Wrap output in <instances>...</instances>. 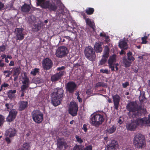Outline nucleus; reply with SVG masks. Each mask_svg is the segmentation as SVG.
<instances>
[{"mask_svg":"<svg viewBox=\"0 0 150 150\" xmlns=\"http://www.w3.org/2000/svg\"><path fill=\"white\" fill-rule=\"evenodd\" d=\"M127 110L130 112H132L133 117L137 118L139 115V111H142L144 113L146 112V109L141 104L139 105L136 102H132L127 106Z\"/></svg>","mask_w":150,"mask_h":150,"instance_id":"nucleus-1","label":"nucleus"},{"mask_svg":"<svg viewBox=\"0 0 150 150\" xmlns=\"http://www.w3.org/2000/svg\"><path fill=\"white\" fill-rule=\"evenodd\" d=\"M105 120L103 114L93 113L91 115L90 122L93 126L98 127L103 123Z\"/></svg>","mask_w":150,"mask_h":150,"instance_id":"nucleus-2","label":"nucleus"},{"mask_svg":"<svg viewBox=\"0 0 150 150\" xmlns=\"http://www.w3.org/2000/svg\"><path fill=\"white\" fill-rule=\"evenodd\" d=\"M133 144L137 149H142L146 144V140L144 135L140 134H137L134 137Z\"/></svg>","mask_w":150,"mask_h":150,"instance_id":"nucleus-3","label":"nucleus"},{"mask_svg":"<svg viewBox=\"0 0 150 150\" xmlns=\"http://www.w3.org/2000/svg\"><path fill=\"white\" fill-rule=\"evenodd\" d=\"M31 116L33 120L37 124L41 123L43 120V114L38 109L33 110L31 112Z\"/></svg>","mask_w":150,"mask_h":150,"instance_id":"nucleus-4","label":"nucleus"},{"mask_svg":"<svg viewBox=\"0 0 150 150\" xmlns=\"http://www.w3.org/2000/svg\"><path fill=\"white\" fill-rule=\"evenodd\" d=\"M84 53L86 58L91 61H94L95 60L96 54L95 50L91 46L86 47L85 49Z\"/></svg>","mask_w":150,"mask_h":150,"instance_id":"nucleus-5","label":"nucleus"},{"mask_svg":"<svg viewBox=\"0 0 150 150\" xmlns=\"http://www.w3.org/2000/svg\"><path fill=\"white\" fill-rule=\"evenodd\" d=\"M140 118H137L134 121L128 122L126 125V128L131 131H134L139 125H142Z\"/></svg>","mask_w":150,"mask_h":150,"instance_id":"nucleus-6","label":"nucleus"},{"mask_svg":"<svg viewBox=\"0 0 150 150\" xmlns=\"http://www.w3.org/2000/svg\"><path fill=\"white\" fill-rule=\"evenodd\" d=\"M68 53L67 48L65 47L60 46L56 50L55 55L59 58H62L66 56Z\"/></svg>","mask_w":150,"mask_h":150,"instance_id":"nucleus-7","label":"nucleus"},{"mask_svg":"<svg viewBox=\"0 0 150 150\" xmlns=\"http://www.w3.org/2000/svg\"><path fill=\"white\" fill-rule=\"evenodd\" d=\"M78 107L77 104L74 102H71L69 106L68 112L69 114L73 116L77 115Z\"/></svg>","mask_w":150,"mask_h":150,"instance_id":"nucleus-8","label":"nucleus"},{"mask_svg":"<svg viewBox=\"0 0 150 150\" xmlns=\"http://www.w3.org/2000/svg\"><path fill=\"white\" fill-rule=\"evenodd\" d=\"M77 84L73 81H69L65 86L66 91L69 93H73L76 89Z\"/></svg>","mask_w":150,"mask_h":150,"instance_id":"nucleus-9","label":"nucleus"},{"mask_svg":"<svg viewBox=\"0 0 150 150\" xmlns=\"http://www.w3.org/2000/svg\"><path fill=\"white\" fill-rule=\"evenodd\" d=\"M24 29L22 28H16L15 31V38L17 40H21L24 38L25 34L23 32Z\"/></svg>","mask_w":150,"mask_h":150,"instance_id":"nucleus-10","label":"nucleus"},{"mask_svg":"<svg viewBox=\"0 0 150 150\" xmlns=\"http://www.w3.org/2000/svg\"><path fill=\"white\" fill-rule=\"evenodd\" d=\"M64 91L62 88H54L51 95L55 96L56 97L62 99L64 96Z\"/></svg>","mask_w":150,"mask_h":150,"instance_id":"nucleus-11","label":"nucleus"},{"mask_svg":"<svg viewBox=\"0 0 150 150\" xmlns=\"http://www.w3.org/2000/svg\"><path fill=\"white\" fill-rule=\"evenodd\" d=\"M52 61L48 58H46L42 61V66L44 70H49L52 67Z\"/></svg>","mask_w":150,"mask_h":150,"instance_id":"nucleus-12","label":"nucleus"},{"mask_svg":"<svg viewBox=\"0 0 150 150\" xmlns=\"http://www.w3.org/2000/svg\"><path fill=\"white\" fill-rule=\"evenodd\" d=\"M18 113L15 110L12 109L9 112V115L7 117L6 120L8 122H11L15 119Z\"/></svg>","mask_w":150,"mask_h":150,"instance_id":"nucleus-13","label":"nucleus"},{"mask_svg":"<svg viewBox=\"0 0 150 150\" xmlns=\"http://www.w3.org/2000/svg\"><path fill=\"white\" fill-rule=\"evenodd\" d=\"M116 57L115 54H113L109 57L108 62L109 68L111 69L112 71H115L113 64L116 62Z\"/></svg>","mask_w":150,"mask_h":150,"instance_id":"nucleus-14","label":"nucleus"},{"mask_svg":"<svg viewBox=\"0 0 150 150\" xmlns=\"http://www.w3.org/2000/svg\"><path fill=\"white\" fill-rule=\"evenodd\" d=\"M112 98L114 103V107L116 110H118L121 98L117 94L113 96Z\"/></svg>","mask_w":150,"mask_h":150,"instance_id":"nucleus-15","label":"nucleus"},{"mask_svg":"<svg viewBox=\"0 0 150 150\" xmlns=\"http://www.w3.org/2000/svg\"><path fill=\"white\" fill-rule=\"evenodd\" d=\"M65 72L64 71H59L56 74L51 76V81L52 82H54L60 79L62 76L64 75Z\"/></svg>","mask_w":150,"mask_h":150,"instance_id":"nucleus-16","label":"nucleus"},{"mask_svg":"<svg viewBox=\"0 0 150 150\" xmlns=\"http://www.w3.org/2000/svg\"><path fill=\"white\" fill-rule=\"evenodd\" d=\"M119 147L117 142L115 140H113L111 143L108 145L107 146L106 150H115Z\"/></svg>","mask_w":150,"mask_h":150,"instance_id":"nucleus-17","label":"nucleus"},{"mask_svg":"<svg viewBox=\"0 0 150 150\" xmlns=\"http://www.w3.org/2000/svg\"><path fill=\"white\" fill-rule=\"evenodd\" d=\"M17 134V131L14 128H11L8 129L6 132V136L11 138L15 136Z\"/></svg>","mask_w":150,"mask_h":150,"instance_id":"nucleus-18","label":"nucleus"},{"mask_svg":"<svg viewBox=\"0 0 150 150\" xmlns=\"http://www.w3.org/2000/svg\"><path fill=\"white\" fill-rule=\"evenodd\" d=\"M51 103L54 106H56L59 105L62 99L56 97L55 96L51 95Z\"/></svg>","mask_w":150,"mask_h":150,"instance_id":"nucleus-19","label":"nucleus"},{"mask_svg":"<svg viewBox=\"0 0 150 150\" xmlns=\"http://www.w3.org/2000/svg\"><path fill=\"white\" fill-rule=\"evenodd\" d=\"M102 43L100 42H96L94 45V50L97 53H100L103 50V48L102 47Z\"/></svg>","mask_w":150,"mask_h":150,"instance_id":"nucleus-20","label":"nucleus"},{"mask_svg":"<svg viewBox=\"0 0 150 150\" xmlns=\"http://www.w3.org/2000/svg\"><path fill=\"white\" fill-rule=\"evenodd\" d=\"M57 146L59 150L62 149L66 144L64 139L63 138H59L57 139Z\"/></svg>","mask_w":150,"mask_h":150,"instance_id":"nucleus-21","label":"nucleus"},{"mask_svg":"<svg viewBox=\"0 0 150 150\" xmlns=\"http://www.w3.org/2000/svg\"><path fill=\"white\" fill-rule=\"evenodd\" d=\"M85 21L87 25H88L92 29L93 31L96 30L95 23L93 21L89 18H88Z\"/></svg>","mask_w":150,"mask_h":150,"instance_id":"nucleus-22","label":"nucleus"},{"mask_svg":"<svg viewBox=\"0 0 150 150\" xmlns=\"http://www.w3.org/2000/svg\"><path fill=\"white\" fill-rule=\"evenodd\" d=\"M140 119L142 125L146 124L147 125L150 126V114L148 115V117H144L140 118Z\"/></svg>","mask_w":150,"mask_h":150,"instance_id":"nucleus-23","label":"nucleus"},{"mask_svg":"<svg viewBox=\"0 0 150 150\" xmlns=\"http://www.w3.org/2000/svg\"><path fill=\"white\" fill-rule=\"evenodd\" d=\"M139 98L140 103H145L147 102V100L145 97V92L144 91L141 92Z\"/></svg>","mask_w":150,"mask_h":150,"instance_id":"nucleus-24","label":"nucleus"},{"mask_svg":"<svg viewBox=\"0 0 150 150\" xmlns=\"http://www.w3.org/2000/svg\"><path fill=\"white\" fill-rule=\"evenodd\" d=\"M119 47L121 49L127 50V44L125 40H120L119 42Z\"/></svg>","mask_w":150,"mask_h":150,"instance_id":"nucleus-25","label":"nucleus"},{"mask_svg":"<svg viewBox=\"0 0 150 150\" xmlns=\"http://www.w3.org/2000/svg\"><path fill=\"white\" fill-rule=\"evenodd\" d=\"M16 92V90H10L7 92L8 97L10 99H14L15 98V94Z\"/></svg>","mask_w":150,"mask_h":150,"instance_id":"nucleus-26","label":"nucleus"},{"mask_svg":"<svg viewBox=\"0 0 150 150\" xmlns=\"http://www.w3.org/2000/svg\"><path fill=\"white\" fill-rule=\"evenodd\" d=\"M109 52L110 49L109 47L107 46H105L104 47L103 57L108 58L109 57Z\"/></svg>","mask_w":150,"mask_h":150,"instance_id":"nucleus-27","label":"nucleus"},{"mask_svg":"<svg viewBox=\"0 0 150 150\" xmlns=\"http://www.w3.org/2000/svg\"><path fill=\"white\" fill-rule=\"evenodd\" d=\"M41 29V24L38 23L33 25L32 27V30L34 32H38Z\"/></svg>","mask_w":150,"mask_h":150,"instance_id":"nucleus-28","label":"nucleus"},{"mask_svg":"<svg viewBox=\"0 0 150 150\" xmlns=\"http://www.w3.org/2000/svg\"><path fill=\"white\" fill-rule=\"evenodd\" d=\"M31 8L29 5L25 4L22 6L21 10L23 12H29Z\"/></svg>","mask_w":150,"mask_h":150,"instance_id":"nucleus-29","label":"nucleus"},{"mask_svg":"<svg viewBox=\"0 0 150 150\" xmlns=\"http://www.w3.org/2000/svg\"><path fill=\"white\" fill-rule=\"evenodd\" d=\"M28 105V102L27 101H21L20 106H19V110L22 111L25 109Z\"/></svg>","mask_w":150,"mask_h":150,"instance_id":"nucleus-30","label":"nucleus"},{"mask_svg":"<svg viewBox=\"0 0 150 150\" xmlns=\"http://www.w3.org/2000/svg\"><path fill=\"white\" fill-rule=\"evenodd\" d=\"M50 11H55L57 9V6L54 3H50L48 8Z\"/></svg>","mask_w":150,"mask_h":150,"instance_id":"nucleus-31","label":"nucleus"},{"mask_svg":"<svg viewBox=\"0 0 150 150\" xmlns=\"http://www.w3.org/2000/svg\"><path fill=\"white\" fill-rule=\"evenodd\" d=\"M116 128V127L115 125H113L111 127H109L106 129L107 132L111 134L114 132L115 131Z\"/></svg>","mask_w":150,"mask_h":150,"instance_id":"nucleus-32","label":"nucleus"},{"mask_svg":"<svg viewBox=\"0 0 150 150\" xmlns=\"http://www.w3.org/2000/svg\"><path fill=\"white\" fill-rule=\"evenodd\" d=\"M123 63V64L125 65V66L126 67H129L131 64V62L128 60L126 58H123L122 59Z\"/></svg>","mask_w":150,"mask_h":150,"instance_id":"nucleus-33","label":"nucleus"},{"mask_svg":"<svg viewBox=\"0 0 150 150\" xmlns=\"http://www.w3.org/2000/svg\"><path fill=\"white\" fill-rule=\"evenodd\" d=\"M50 3V1H45L44 3H43L41 5L40 7L43 8L45 9H48Z\"/></svg>","mask_w":150,"mask_h":150,"instance_id":"nucleus-34","label":"nucleus"},{"mask_svg":"<svg viewBox=\"0 0 150 150\" xmlns=\"http://www.w3.org/2000/svg\"><path fill=\"white\" fill-rule=\"evenodd\" d=\"M95 11L94 9L93 8H87L85 10L86 13L88 15H91Z\"/></svg>","mask_w":150,"mask_h":150,"instance_id":"nucleus-35","label":"nucleus"},{"mask_svg":"<svg viewBox=\"0 0 150 150\" xmlns=\"http://www.w3.org/2000/svg\"><path fill=\"white\" fill-rule=\"evenodd\" d=\"M107 84L106 83H104L103 82H99L96 84L95 87L98 88V87H104L107 86Z\"/></svg>","mask_w":150,"mask_h":150,"instance_id":"nucleus-36","label":"nucleus"},{"mask_svg":"<svg viewBox=\"0 0 150 150\" xmlns=\"http://www.w3.org/2000/svg\"><path fill=\"white\" fill-rule=\"evenodd\" d=\"M76 28L75 27H73L68 25L67 27V30L70 32L74 33L76 32Z\"/></svg>","mask_w":150,"mask_h":150,"instance_id":"nucleus-37","label":"nucleus"},{"mask_svg":"<svg viewBox=\"0 0 150 150\" xmlns=\"http://www.w3.org/2000/svg\"><path fill=\"white\" fill-rule=\"evenodd\" d=\"M127 59L129 61H133L134 60V57L132 56V53L131 52H129L127 54Z\"/></svg>","mask_w":150,"mask_h":150,"instance_id":"nucleus-38","label":"nucleus"},{"mask_svg":"<svg viewBox=\"0 0 150 150\" xmlns=\"http://www.w3.org/2000/svg\"><path fill=\"white\" fill-rule=\"evenodd\" d=\"M84 146L81 145H76L74 147L73 150H83Z\"/></svg>","mask_w":150,"mask_h":150,"instance_id":"nucleus-39","label":"nucleus"},{"mask_svg":"<svg viewBox=\"0 0 150 150\" xmlns=\"http://www.w3.org/2000/svg\"><path fill=\"white\" fill-rule=\"evenodd\" d=\"M14 73L13 76H14V75H18L20 73V69L19 68H16L14 69Z\"/></svg>","mask_w":150,"mask_h":150,"instance_id":"nucleus-40","label":"nucleus"},{"mask_svg":"<svg viewBox=\"0 0 150 150\" xmlns=\"http://www.w3.org/2000/svg\"><path fill=\"white\" fill-rule=\"evenodd\" d=\"M39 69L35 68L33 71H31L30 73L33 76H35L37 73H39Z\"/></svg>","mask_w":150,"mask_h":150,"instance_id":"nucleus-41","label":"nucleus"},{"mask_svg":"<svg viewBox=\"0 0 150 150\" xmlns=\"http://www.w3.org/2000/svg\"><path fill=\"white\" fill-rule=\"evenodd\" d=\"M75 138L76 140V141L79 143L81 144L83 142V139H82L81 137L77 135H76L75 136Z\"/></svg>","mask_w":150,"mask_h":150,"instance_id":"nucleus-42","label":"nucleus"},{"mask_svg":"<svg viewBox=\"0 0 150 150\" xmlns=\"http://www.w3.org/2000/svg\"><path fill=\"white\" fill-rule=\"evenodd\" d=\"M29 86L23 84L21 87V91L23 92H24L25 90L29 87Z\"/></svg>","mask_w":150,"mask_h":150,"instance_id":"nucleus-43","label":"nucleus"},{"mask_svg":"<svg viewBox=\"0 0 150 150\" xmlns=\"http://www.w3.org/2000/svg\"><path fill=\"white\" fill-rule=\"evenodd\" d=\"M110 71L107 69H105V70L103 69L100 70V73H105L108 74L109 73Z\"/></svg>","mask_w":150,"mask_h":150,"instance_id":"nucleus-44","label":"nucleus"},{"mask_svg":"<svg viewBox=\"0 0 150 150\" xmlns=\"http://www.w3.org/2000/svg\"><path fill=\"white\" fill-rule=\"evenodd\" d=\"M29 146L28 144L25 143L23 144V150H29Z\"/></svg>","mask_w":150,"mask_h":150,"instance_id":"nucleus-45","label":"nucleus"},{"mask_svg":"<svg viewBox=\"0 0 150 150\" xmlns=\"http://www.w3.org/2000/svg\"><path fill=\"white\" fill-rule=\"evenodd\" d=\"M4 73L6 77H8L11 74V71H4Z\"/></svg>","mask_w":150,"mask_h":150,"instance_id":"nucleus-46","label":"nucleus"},{"mask_svg":"<svg viewBox=\"0 0 150 150\" xmlns=\"http://www.w3.org/2000/svg\"><path fill=\"white\" fill-rule=\"evenodd\" d=\"M37 0V5L38 6H41V5L43 3H44L45 0Z\"/></svg>","mask_w":150,"mask_h":150,"instance_id":"nucleus-47","label":"nucleus"},{"mask_svg":"<svg viewBox=\"0 0 150 150\" xmlns=\"http://www.w3.org/2000/svg\"><path fill=\"white\" fill-rule=\"evenodd\" d=\"M9 85L7 83H4V84H2L1 85V91L4 88V89L5 90V88H6Z\"/></svg>","mask_w":150,"mask_h":150,"instance_id":"nucleus-48","label":"nucleus"},{"mask_svg":"<svg viewBox=\"0 0 150 150\" xmlns=\"http://www.w3.org/2000/svg\"><path fill=\"white\" fill-rule=\"evenodd\" d=\"M107 58L105 57H102V59L100 61V64L102 65L104 64L106 62Z\"/></svg>","mask_w":150,"mask_h":150,"instance_id":"nucleus-49","label":"nucleus"},{"mask_svg":"<svg viewBox=\"0 0 150 150\" xmlns=\"http://www.w3.org/2000/svg\"><path fill=\"white\" fill-rule=\"evenodd\" d=\"M147 37L146 36H145L144 37L142 38V43L146 44L147 43V41L146 40V39H147Z\"/></svg>","mask_w":150,"mask_h":150,"instance_id":"nucleus-50","label":"nucleus"},{"mask_svg":"<svg viewBox=\"0 0 150 150\" xmlns=\"http://www.w3.org/2000/svg\"><path fill=\"white\" fill-rule=\"evenodd\" d=\"M93 91H91V88L88 89L86 91V94L89 95H91Z\"/></svg>","mask_w":150,"mask_h":150,"instance_id":"nucleus-51","label":"nucleus"},{"mask_svg":"<svg viewBox=\"0 0 150 150\" xmlns=\"http://www.w3.org/2000/svg\"><path fill=\"white\" fill-rule=\"evenodd\" d=\"M22 83L23 84L27 85L29 86V85L30 84V81H22Z\"/></svg>","mask_w":150,"mask_h":150,"instance_id":"nucleus-52","label":"nucleus"},{"mask_svg":"<svg viewBox=\"0 0 150 150\" xmlns=\"http://www.w3.org/2000/svg\"><path fill=\"white\" fill-rule=\"evenodd\" d=\"M92 146L91 145H89L87 146L84 150H92Z\"/></svg>","mask_w":150,"mask_h":150,"instance_id":"nucleus-53","label":"nucleus"},{"mask_svg":"<svg viewBox=\"0 0 150 150\" xmlns=\"http://www.w3.org/2000/svg\"><path fill=\"white\" fill-rule=\"evenodd\" d=\"M100 37H103L104 38H108L109 36L106 35L104 33H101L100 34Z\"/></svg>","mask_w":150,"mask_h":150,"instance_id":"nucleus-54","label":"nucleus"},{"mask_svg":"<svg viewBox=\"0 0 150 150\" xmlns=\"http://www.w3.org/2000/svg\"><path fill=\"white\" fill-rule=\"evenodd\" d=\"M129 85V83L128 82H126L122 83V86L123 88H126Z\"/></svg>","mask_w":150,"mask_h":150,"instance_id":"nucleus-55","label":"nucleus"},{"mask_svg":"<svg viewBox=\"0 0 150 150\" xmlns=\"http://www.w3.org/2000/svg\"><path fill=\"white\" fill-rule=\"evenodd\" d=\"M82 129L84 130V132H86L87 131V125L86 124H84Z\"/></svg>","mask_w":150,"mask_h":150,"instance_id":"nucleus-56","label":"nucleus"},{"mask_svg":"<svg viewBox=\"0 0 150 150\" xmlns=\"http://www.w3.org/2000/svg\"><path fill=\"white\" fill-rule=\"evenodd\" d=\"M23 81H27L29 80V78L25 74H24V76L22 77Z\"/></svg>","mask_w":150,"mask_h":150,"instance_id":"nucleus-57","label":"nucleus"},{"mask_svg":"<svg viewBox=\"0 0 150 150\" xmlns=\"http://www.w3.org/2000/svg\"><path fill=\"white\" fill-rule=\"evenodd\" d=\"M65 69V67L62 66L61 67H59L57 68V70L59 71H62L61 70H64Z\"/></svg>","mask_w":150,"mask_h":150,"instance_id":"nucleus-58","label":"nucleus"},{"mask_svg":"<svg viewBox=\"0 0 150 150\" xmlns=\"http://www.w3.org/2000/svg\"><path fill=\"white\" fill-rule=\"evenodd\" d=\"M4 117L1 115V117H0V121H1V125L3 123V122H4Z\"/></svg>","mask_w":150,"mask_h":150,"instance_id":"nucleus-59","label":"nucleus"},{"mask_svg":"<svg viewBox=\"0 0 150 150\" xmlns=\"http://www.w3.org/2000/svg\"><path fill=\"white\" fill-rule=\"evenodd\" d=\"M6 46L4 45H2L1 46V51L3 52L6 49Z\"/></svg>","mask_w":150,"mask_h":150,"instance_id":"nucleus-60","label":"nucleus"},{"mask_svg":"<svg viewBox=\"0 0 150 150\" xmlns=\"http://www.w3.org/2000/svg\"><path fill=\"white\" fill-rule=\"evenodd\" d=\"M58 12V13L59 14H62V15L64 14V11L62 9L59 10V11L57 12V13Z\"/></svg>","mask_w":150,"mask_h":150,"instance_id":"nucleus-61","label":"nucleus"},{"mask_svg":"<svg viewBox=\"0 0 150 150\" xmlns=\"http://www.w3.org/2000/svg\"><path fill=\"white\" fill-rule=\"evenodd\" d=\"M5 140L8 144L11 143V140L8 137H6L5 138Z\"/></svg>","mask_w":150,"mask_h":150,"instance_id":"nucleus-62","label":"nucleus"},{"mask_svg":"<svg viewBox=\"0 0 150 150\" xmlns=\"http://www.w3.org/2000/svg\"><path fill=\"white\" fill-rule=\"evenodd\" d=\"M77 94L78 95V97H77V99H78L79 102H81L82 100V99L79 96V93H77Z\"/></svg>","mask_w":150,"mask_h":150,"instance_id":"nucleus-63","label":"nucleus"},{"mask_svg":"<svg viewBox=\"0 0 150 150\" xmlns=\"http://www.w3.org/2000/svg\"><path fill=\"white\" fill-rule=\"evenodd\" d=\"M14 65V62L13 61H11L9 64V66H13Z\"/></svg>","mask_w":150,"mask_h":150,"instance_id":"nucleus-64","label":"nucleus"}]
</instances>
